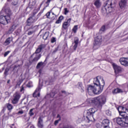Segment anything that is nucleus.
<instances>
[{"instance_id": "1", "label": "nucleus", "mask_w": 128, "mask_h": 128, "mask_svg": "<svg viewBox=\"0 0 128 128\" xmlns=\"http://www.w3.org/2000/svg\"><path fill=\"white\" fill-rule=\"evenodd\" d=\"M4 12V15H1L0 16V24H8L10 22V16H12V10L10 9L9 8H6V6H4L2 10L1 11V14L2 12Z\"/></svg>"}, {"instance_id": "2", "label": "nucleus", "mask_w": 128, "mask_h": 128, "mask_svg": "<svg viewBox=\"0 0 128 128\" xmlns=\"http://www.w3.org/2000/svg\"><path fill=\"white\" fill-rule=\"evenodd\" d=\"M92 102L96 104L98 108H102V106L106 104V96L104 95H100L98 97H96L91 100Z\"/></svg>"}, {"instance_id": "3", "label": "nucleus", "mask_w": 128, "mask_h": 128, "mask_svg": "<svg viewBox=\"0 0 128 128\" xmlns=\"http://www.w3.org/2000/svg\"><path fill=\"white\" fill-rule=\"evenodd\" d=\"M123 118H116V123L122 128H128V109L126 110Z\"/></svg>"}, {"instance_id": "4", "label": "nucleus", "mask_w": 128, "mask_h": 128, "mask_svg": "<svg viewBox=\"0 0 128 128\" xmlns=\"http://www.w3.org/2000/svg\"><path fill=\"white\" fill-rule=\"evenodd\" d=\"M94 84L96 86H99L100 88V92H102L104 90V78L101 76H98L96 78L94 79Z\"/></svg>"}, {"instance_id": "5", "label": "nucleus", "mask_w": 128, "mask_h": 128, "mask_svg": "<svg viewBox=\"0 0 128 128\" xmlns=\"http://www.w3.org/2000/svg\"><path fill=\"white\" fill-rule=\"evenodd\" d=\"M94 36H96L94 37V43L93 48L94 50H98L100 48L102 42V36L100 34V33H95Z\"/></svg>"}, {"instance_id": "6", "label": "nucleus", "mask_w": 128, "mask_h": 128, "mask_svg": "<svg viewBox=\"0 0 128 128\" xmlns=\"http://www.w3.org/2000/svg\"><path fill=\"white\" fill-rule=\"evenodd\" d=\"M116 4V0H108L105 2L104 8H102V10H105L106 12H108V9L112 10V6H114Z\"/></svg>"}, {"instance_id": "7", "label": "nucleus", "mask_w": 128, "mask_h": 128, "mask_svg": "<svg viewBox=\"0 0 128 128\" xmlns=\"http://www.w3.org/2000/svg\"><path fill=\"white\" fill-rule=\"evenodd\" d=\"M88 92L90 96H93L94 94H100V90H98L96 88L92 86L89 85L88 87Z\"/></svg>"}, {"instance_id": "8", "label": "nucleus", "mask_w": 128, "mask_h": 128, "mask_svg": "<svg viewBox=\"0 0 128 128\" xmlns=\"http://www.w3.org/2000/svg\"><path fill=\"white\" fill-rule=\"evenodd\" d=\"M96 112V110L94 108H91L86 110V118L89 122H92L93 120H94V114Z\"/></svg>"}, {"instance_id": "9", "label": "nucleus", "mask_w": 128, "mask_h": 128, "mask_svg": "<svg viewBox=\"0 0 128 128\" xmlns=\"http://www.w3.org/2000/svg\"><path fill=\"white\" fill-rule=\"evenodd\" d=\"M38 20V18L36 17L35 14H34L32 16H30L27 20V26H30V24L36 22Z\"/></svg>"}, {"instance_id": "10", "label": "nucleus", "mask_w": 128, "mask_h": 128, "mask_svg": "<svg viewBox=\"0 0 128 128\" xmlns=\"http://www.w3.org/2000/svg\"><path fill=\"white\" fill-rule=\"evenodd\" d=\"M127 110H128L127 108H124V106H120L118 108V110L121 116H124V114L126 113V112Z\"/></svg>"}, {"instance_id": "11", "label": "nucleus", "mask_w": 128, "mask_h": 128, "mask_svg": "<svg viewBox=\"0 0 128 128\" xmlns=\"http://www.w3.org/2000/svg\"><path fill=\"white\" fill-rule=\"evenodd\" d=\"M14 98L12 100V104H18V100H20V95L18 93H15L14 96Z\"/></svg>"}, {"instance_id": "12", "label": "nucleus", "mask_w": 128, "mask_h": 128, "mask_svg": "<svg viewBox=\"0 0 128 128\" xmlns=\"http://www.w3.org/2000/svg\"><path fill=\"white\" fill-rule=\"evenodd\" d=\"M42 85L40 84L38 88L36 90L35 92L33 94V96H36V98L37 96L40 97V90H42Z\"/></svg>"}, {"instance_id": "13", "label": "nucleus", "mask_w": 128, "mask_h": 128, "mask_svg": "<svg viewBox=\"0 0 128 128\" xmlns=\"http://www.w3.org/2000/svg\"><path fill=\"white\" fill-rule=\"evenodd\" d=\"M120 62L122 64V66H128V58H120Z\"/></svg>"}, {"instance_id": "14", "label": "nucleus", "mask_w": 128, "mask_h": 128, "mask_svg": "<svg viewBox=\"0 0 128 128\" xmlns=\"http://www.w3.org/2000/svg\"><path fill=\"white\" fill-rule=\"evenodd\" d=\"M34 56L35 57L33 58L32 62H38V60L42 58V54H36L34 53L31 56V58H32Z\"/></svg>"}, {"instance_id": "15", "label": "nucleus", "mask_w": 128, "mask_h": 128, "mask_svg": "<svg viewBox=\"0 0 128 128\" xmlns=\"http://www.w3.org/2000/svg\"><path fill=\"white\" fill-rule=\"evenodd\" d=\"M113 68L114 70V72L116 74H119V72H121L122 70L120 66L116 64H113Z\"/></svg>"}, {"instance_id": "16", "label": "nucleus", "mask_w": 128, "mask_h": 128, "mask_svg": "<svg viewBox=\"0 0 128 128\" xmlns=\"http://www.w3.org/2000/svg\"><path fill=\"white\" fill-rule=\"evenodd\" d=\"M102 126L104 128H110V120L108 119H104L102 122Z\"/></svg>"}, {"instance_id": "17", "label": "nucleus", "mask_w": 128, "mask_h": 128, "mask_svg": "<svg viewBox=\"0 0 128 128\" xmlns=\"http://www.w3.org/2000/svg\"><path fill=\"white\" fill-rule=\"evenodd\" d=\"M71 18H69L67 22H64L62 24V28L64 30H67L68 28L70 26V22Z\"/></svg>"}, {"instance_id": "18", "label": "nucleus", "mask_w": 128, "mask_h": 128, "mask_svg": "<svg viewBox=\"0 0 128 128\" xmlns=\"http://www.w3.org/2000/svg\"><path fill=\"white\" fill-rule=\"evenodd\" d=\"M119 6L120 8H126V0H121L119 3Z\"/></svg>"}, {"instance_id": "19", "label": "nucleus", "mask_w": 128, "mask_h": 128, "mask_svg": "<svg viewBox=\"0 0 128 128\" xmlns=\"http://www.w3.org/2000/svg\"><path fill=\"white\" fill-rule=\"evenodd\" d=\"M94 6H95L97 8H100V6H102V2H100V0H96L94 2Z\"/></svg>"}, {"instance_id": "20", "label": "nucleus", "mask_w": 128, "mask_h": 128, "mask_svg": "<svg viewBox=\"0 0 128 128\" xmlns=\"http://www.w3.org/2000/svg\"><path fill=\"white\" fill-rule=\"evenodd\" d=\"M121 92H124V90L119 88H116L112 90V94H120Z\"/></svg>"}, {"instance_id": "21", "label": "nucleus", "mask_w": 128, "mask_h": 128, "mask_svg": "<svg viewBox=\"0 0 128 128\" xmlns=\"http://www.w3.org/2000/svg\"><path fill=\"white\" fill-rule=\"evenodd\" d=\"M74 43L75 44L74 46V50H76V48H78V38H75L74 39Z\"/></svg>"}, {"instance_id": "22", "label": "nucleus", "mask_w": 128, "mask_h": 128, "mask_svg": "<svg viewBox=\"0 0 128 128\" xmlns=\"http://www.w3.org/2000/svg\"><path fill=\"white\" fill-rule=\"evenodd\" d=\"M38 126L40 128H42L44 126V122H42V119L41 118H38Z\"/></svg>"}, {"instance_id": "23", "label": "nucleus", "mask_w": 128, "mask_h": 128, "mask_svg": "<svg viewBox=\"0 0 128 128\" xmlns=\"http://www.w3.org/2000/svg\"><path fill=\"white\" fill-rule=\"evenodd\" d=\"M44 62H40L36 66V68H42V66H44L45 64Z\"/></svg>"}, {"instance_id": "24", "label": "nucleus", "mask_w": 128, "mask_h": 128, "mask_svg": "<svg viewBox=\"0 0 128 128\" xmlns=\"http://www.w3.org/2000/svg\"><path fill=\"white\" fill-rule=\"evenodd\" d=\"M12 40V38L10 37L8 38L4 42L5 46H8L10 44V42Z\"/></svg>"}, {"instance_id": "25", "label": "nucleus", "mask_w": 128, "mask_h": 128, "mask_svg": "<svg viewBox=\"0 0 128 128\" xmlns=\"http://www.w3.org/2000/svg\"><path fill=\"white\" fill-rule=\"evenodd\" d=\"M106 30H108L107 25H104L100 29V32H106Z\"/></svg>"}, {"instance_id": "26", "label": "nucleus", "mask_w": 128, "mask_h": 128, "mask_svg": "<svg viewBox=\"0 0 128 128\" xmlns=\"http://www.w3.org/2000/svg\"><path fill=\"white\" fill-rule=\"evenodd\" d=\"M6 108H8V110H12V104H6Z\"/></svg>"}, {"instance_id": "27", "label": "nucleus", "mask_w": 128, "mask_h": 128, "mask_svg": "<svg viewBox=\"0 0 128 128\" xmlns=\"http://www.w3.org/2000/svg\"><path fill=\"white\" fill-rule=\"evenodd\" d=\"M77 87L80 90H82V82H79L77 84Z\"/></svg>"}, {"instance_id": "28", "label": "nucleus", "mask_w": 128, "mask_h": 128, "mask_svg": "<svg viewBox=\"0 0 128 128\" xmlns=\"http://www.w3.org/2000/svg\"><path fill=\"white\" fill-rule=\"evenodd\" d=\"M38 48L41 50H44V48H46V44H42L41 45H40L38 46Z\"/></svg>"}, {"instance_id": "29", "label": "nucleus", "mask_w": 128, "mask_h": 128, "mask_svg": "<svg viewBox=\"0 0 128 128\" xmlns=\"http://www.w3.org/2000/svg\"><path fill=\"white\" fill-rule=\"evenodd\" d=\"M16 25H13L12 26H11L9 29V32H12L14 30H16Z\"/></svg>"}, {"instance_id": "30", "label": "nucleus", "mask_w": 128, "mask_h": 128, "mask_svg": "<svg viewBox=\"0 0 128 128\" xmlns=\"http://www.w3.org/2000/svg\"><path fill=\"white\" fill-rule=\"evenodd\" d=\"M26 86L27 88H32V82L30 81Z\"/></svg>"}, {"instance_id": "31", "label": "nucleus", "mask_w": 128, "mask_h": 128, "mask_svg": "<svg viewBox=\"0 0 128 128\" xmlns=\"http://www.w3.org/2000/svg\"><path fill=\"white\" fill-rule=\"evenodd\" d=\"M56 94L54 92H52L49 94L48 95V96H50V98H54Z\"/></svg>"}, {"instance_id": "32", "label": "nucleus", "mask_w": 128, "mask_h": 128, "mask_svg": "<svg viewBox=\"0 0 128 128\" xmlns=\"http://www.w3.org/2000/svg\"><path fill=\"white\" fill-rule=\"evenodd\" d=\"M48 36V33L46 32L43 36V40H46Z\"/></svg>"}, {"instance_id": "33", "label": "nucleus", "mask_w": 128, "mask_h": 128, "mask_svg": "<svg viewBox=\"0 0 128 128\" xmlns=\"http://www.w3.org/2000/svg\"><path fill=\"white\" fill-rule=\"evenodd\" d=\"M105 112L107 116H112V112H110V110H106Z\"/></svg>"}, {"instance_id": "34", "label": "nucleus", "mask_w": 128, "mask_h": 128, "mask_svg": "<svg viewBox=\"0 0 128 128\" xmlns=\"http://www.w3.org/2000/svg\"><path fill=\"white\" fill-rule=\"evenodd\" d=\"M24 88H26V86H24V84L20 88V92H24Z\"/></svg>"}, {"instance_id": "35", "label": "nucleus", "mask_w": 128, "mask_h": 128, "mask_svg": "<svg viewBox=\"0 0 128 128\" xmlns=\"http://www.w3.org/2000/svg\"><path fill=\"white\" fill-rule=\"evenodd\" d=\"M56 42V38L54 37H52V38H51V43L54 44V42Z\"/></svg>"}, {"instance_id": "36", "label": "nucleus", "mask_w": 128, "mask_h": 128, "mask_svg": "<svg viewBox=\"0 0 128 128\" xmlns=\"http://www.w3.org/2000/svg\"><path fill=\"white\" fill-rule=\"evenodd\" d=\"M78 25H76L75 26H74V27L72 28V32H76V30H78Z\"/></svg>"}, {"instance_id": "37", "label": "nucleus", "mask_w": 128, "mask_h": 128, "mask_svg": "<svg viewBox=\"0 0 128 128\" xmlns=\"http://www.w3.org/2000/svg\"><path fill=\"white\" fill-rule=\"evenodd\" d=\"M40 52H42V50L38 47L34 54H40Z\"/></svg>"}, {"instance_id": "38", "label": "nucleus", "mask_w": 128, "mask_h": 128, "mask_svg": "<svg viewBox=\"0 0 128 128\" xmlns=\"http://www.w3.org/2000/svg\"><path fill=\"white\" fill-rule=\"evenodd\" d=\"M34 110V108H32L30 110L29 112V114L30 116H34V113L32 112V110Z\"/></svg>"}, {"instance_id": "39", "label": "nucleus", "mask_w": 128, "mask_h": 128, "mask_svg": "<svg viewBox=\"0 0 128 128\" xmlns=\"http://www.w3.org/2000/svg\"><path fill=\"white\" fill-rule=\"evenodd\" d=\"M26 128H34V126L32 124H27Z\"/></svg>"}, {"instance_id": "40", "label": "nucleus", "mask_w": 128, "mask_h": 128, "mask_svg": "<svg viewBox=\"0 0 128 128\" xmlns=\"http://www.w3.org/2000/svg\"><path fill=\"white\" fill-rule=\"evenodd\" d=\"M50 12H52V10L50 12H47L46 14L48 18H50Z\"/></svg>"}, {"instance_id": "41", "label": "nucleus", "mask_w": 128, "mask_h": 128, "mask_svg": "<svg viewBox=\"0 0 128 128\" xmlns=\"http://www.w3.org/2000/svg\"><path fill=\"white\" fill-rule=\"evenodd\" d=\"M64 14H68V8H64Z\"/></svg>"}, {"instance_id": "42", "label": "nucleus", "mask_w": 128, "mask_h": 128, "mask_svg": "<svg viewBox=\"0 0 128 128\" xmlns=\"http://www.w3.org/2000/svg\"><path fill=\"white\" fill-rule=\"evenodd\" d=\"M12 4L13 6H16V4H18V0H16L14 1H13L12 2Z\"/></svg>"}, {"instance_id": "43", "label": "nucleus", "mask_w": 128, "mask_h": 128, "mask_svg": "<svg viewBox=\"0 0 128 128\" xmlns=\"http://www.w3.org/2000/svg\"><path fill=\"white\" fill-rule=\"evenodd\" d=\"M60 119H59L58 120H56L54 122V126H57L58 125V124L59 122H60Z\"/></svg>"}, {"instance_id": "44", "label": "nucleus", "mask_w": 128, "mask_h": 128, "mask_svg": "<svg viewBox=\"0 0 128 128\" xmlns=\"http://www.w3.org/2000/svg\"><path fill=\"white\" fill-rule=\"evenodd\" d=\"M62 20H64V16H60L58 18V20H60V22H62Z\"/></svg>"}, {"instance_id": "45", "label": "nucleus", "mask_w": 128, "mask_h": 128, "mask_svg": "<svg viewBox=\"0 0 128 128\" xmlns=\"http://www.w3.org/2000/svg\"><path fill=\"white\" fill-rule=\"evenodd\" d=\"M10 51L6 52L4 54V56L6 58V56L8 54H10Z\"/></svg>"}, {"instance_id": "46", "label": "nucleus", "mask_w": 128, "mask_h": 128, "mask_svg": "<svg viewBox=\"0 0 128 128\" xmlns=\"http://www.w3.org/2000/svg\"><path fill=\"white\" fill-rule=\"evenodd\" d=\"M58 50V46L55 48L54 50L53 51L52 53L53 54H56V51Z\"/></svg>"}, {"instance_id": "47", "label": "nucleus", "mask_w": 128, "mask_h": 128, "mask_svg": "<svg viewBox=\"0 0 128 128\" xmlns=\"http://www.w3.org/2000/svg\"><path fill=\"white\" fill-rule=\"evenodd\" d=\"M18 114H24V111L22 110H20V111H18Z\"/></svg>"}, {"instance_id": "48", "label": "nucleus", "mask_w": 128, "mask_h": 128, "mask_svg": "<svg viewBox=\"0 0 128 128\" xmlns=\"http://www.w3.org/2000/svg\"><path fill=\"white\" fill-rule=\"evenodd\" d=\"M52 0H48L46 1V4H48H48H50V2H52Z\"/></svg>"}, {"instance_id": "49", "label": "nucleus", "mask_w": 128, "mask_h": 128, "mask_svg": "<svg viewBox=\"0 0 128 128\" xmlns=\"http://www.w3.org/2000/svg\"><path fill=\"white\" fill-rule=\"evenodd\" d=\"M60 22H60V20H58L56 21V24H60Z\"/></svg>"}, {"instance_id": "50", "label": "nucleus", "mask_w": 128, "mask_h": 128, "mask_svg": "<svg viewBox=\"0 0 128 128\" xmlns=\"http://www.w3.org/2000/svg\"><path fill=\"white\" fill-rule=\"evenodd\" d=\"M57 118H59V120H60V114H58L57 115V116H56Z\"/></svg>"}, {"instance_id": "51", "label": "nucleus", "mask_w": 128, "mask_h": 128, "mask_svg": "<svg viewBox=\"0 0 128 128\" xmlns=\"http://www.w3.org/2000/svg\"><path fill=\"white\" fill-rule=\"evenodd\" d=\"M10 80H8L7 82V84H10Z\"/></svg>"}, {"instance_id": "52", "label": "nucleus", "mask_w": 128, "mask_h": 128, "mask_svg": "<svg viewBox=\"0 0 128 128\" xmlns=\"http://www.w3.org/2000/svg\"><path fill=\"white\" fill-rule=\"evenodd\" d=\"M20 86V84H17L16 85V86Z\"/></svg>"}, {"instance_id": "53", "label": "nucleus", "mask_w": 128, "mask_h": 128, "mask_svg": "<svg viewBox=\"0 0 128 128\" xmlns=\"http://www.w3.org/2000/svg\"><path fill=\"white\" fill-rule=\"evenodd\" d=\"M28 36H30V34H32V32L28 33Z\"/></svg>"}, {"instance_id": "54", "label": "nucleus", "mask_w": 128, "mask_h": 128, "mask_svg": "<svg viewBox=\"0 0 128 128\" xmlns=\"http://www.w3.org/2000/svg\"><path fill=\"white\" fill-rule=\"evenodd\" d=\"M40 14H42V12H40L38 14V16H40Z\"/></svg>"}, {"instance_id": "55", "label": "nucleus", "mask_w": 128, "mask_h": 128, "mask_svg": "<svg viewBox=\"0 0 128 128\" xmlns=\"http://www.w3.org/2000/svg\"><path fill=\"white\" fill-rule=\"evenodd\" d=\"M42 4H44V2H42V3L40 4V6H42Z\"/></svg>"}, {"instance_id": "56", "label": "nucleus", "mask_w": 128, "mask_h": 128, "mask_svg": "<svg viewBox=\"0 0 128 128\" xmlns=\"http://www.w3.org/2000/svg\"><path fill=\"white\" fill-rule=\"evenodd\" d=\"M34 102V100H32L30 102Z\"/></svg>"}, {"instance_id": "57", "label": "nucleus", "mask_w": 128, "mask_h": 128, "mask_svg": "<svg viewBox=\"0 0 128 128\" xmlns=\"http://www.w3.org/2000/svg\"><path fill=\"white\" fill-rule=\"evenodd\" d=\"M52 14L53 16H56L54 12H52Z\"/></svg>"}, {"instance_id": "58", "label": "nucleus", "mask_w": 128, "mask_h": 128, "mask_svg": "<svg viewBox=\"0 0 128 128\" xmlns=\"http://www.w3.org/2000/svg\"><path fill=\"white\" fill-rule=\"evenodd\" d=\"M12 0H8V2H11Z\"/></svg>"}, {"instance_id": "59", "label": "nucleus", "mask_w": 128, "mask_h": 128, "mask_svg": "<svg viewBox=\"0 0 128 128\" xmlns=\"http://www.w3.org/2000/svg\"><path fill=\"white\" fill-rule=\"evenodd\" d=\"M6 94H8V92H6Z\"/></svg>"}, {"instance_id": "60", "label": "nucleus", "mask_w": 128, "mask_h": 128, "mask_svg": "<svg viewBox=\"0 0 128 128\" xmlns=\"http://www.w3.org/2000/svg\"><path fill=\"white\" fill-rule=\"evenodd\" d=\"M62 92L64 93V92H65L64 91H62Z\"/></svg>"}, {"instance_id": "61", "label": "nucleus", "mask_w": 128, "mask_h": 128, "mask_svg": "<svg viewBox=\"0 0 128 128\" xmlns=\"http://www.w3.org/2000/svg\"><path fill=\"white\" fill-rule=\"evenodd\" d=\"M127 54H128V50H127Z\"/></svg>"}, {"instance_id": "62", "label": "nucleus", "mask_w": 128, "mask_h": 128, "mask_svg": "<svg viewBox=\"0 0 128 128\" xmlns=\"http://www.w3.org/2000/svg\"><path fill=\"white\" fill-rule=\"evenodd\" d=\"M5 72H6V70L5 71Z\"/></svg>"}, {"instance_id": "63", "label": "nucleus", "mask_w": 128, "mask_h": 128, "mask_svg": "<svg viewBox=\"0 0 128 128\" xmlns=\"http://www.w3.org/2000/svg\"><path fill=\"white\" fill-rule=\"evenodd\" d=\"M42 32V30L40 31V32Z\"/></svg>"}, {"instance_id": "64", "label": "nucleus", "mask_w": 128, "mask_h": 128, "mask_svg": "<svg viewBox=\"0 0 128 128\" xmlns=\"http://www.w3.org/2000/svg\"><path fill=\"white\" fill-rule=\"evenodd\" d=\"M70 0V2L71 0Z\"/></svg>"}]
</instances>
